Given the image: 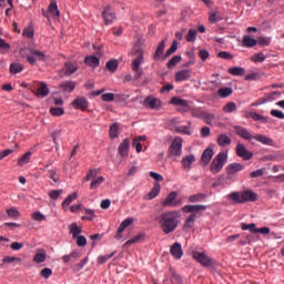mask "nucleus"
Here are the masks:
<instances>
[{"mask_svg":"<svg viewBox=\"0 0 284 284\" xmlns=\"http://www.w3.org/2000/svg\"><path fill=\"white\" fill-rule=\"evenodd\" d=\"M84 63L87 65H90V68H99V58H97L95 55H88L84 59Z\"/></svg>","mask_w":284,"mask_h":284,"instance_id":"nucleus-29","label":"nucleus"},{"mask_svg":"<svg viewBox=\"0 0 284 284\" xmlns=\"http://www.w3.org/2000/svg\"><path fill=\"white\" fill-rule=\"evenodd\" d=\"M216 141L220 148H227V145H232V138L225 133L217 135Z\"/></svg>","mask_w":284,"mask_h":284,"instance_id":"nucleus-21","label":"nucleus"},{"mask_svg":"<svg viewBox=\"0 0 284 284\" xmlns=\"http://www.w3.org/2000/svg\"><path fill=\"white\" fill-rule=\"evenodd\" d=\"M144 104L149 105V108H151V110H156V108H159V105H161V101L156 98H146L144 100Z\"/></svg>","mask_w":284,"mask_h":284,"instance_id":"nucleus-30","label":"nucleus"},{"mask_svg":"<svg viewBox=\"0 0 284 284\" xmlns=\"http://www.w3.org/2000/svg\"><path fill=\"white\" fill-rule=\"evenodd\" d=\"M161 192V185L155 184L153 189L149 192V201H152V199H156L159 196V193Z\"/></svg>","mask_w":284,"mask_h":284,"instance_id":"nucleus-45","label":"nucleus"},{"mask_svg":"<svg viewBox=\"0 0 284 284\" xmlns=\"http://www.w3.org/2000/svg\"><path fill=\"white\" fill-rule=\"evenodd\" d=\"M199 57L202 61H207V59H210V51L205 50V49H201L199 51Z\"/></svg>","mask_w":284,"mask_h":284,"instance_id":"nucleus-60","label":"nucleus"},{"mask_svg":"<svg viewBox=\"0 0 284 284\" xmlns=\"http://www.w3.org/2000/svg\"><path fill=\"white\" fill-rule=\"evenodd\" d=\"M105 68L109 70V72H116V69L119 68V61L110 60L106 62Z\"/></svg>","mask_w":284,"mask_h":284,"instance_id":"nucleus-48","label":"nucleus"},{"mask_svg":"<svg viewBox=\"0 0 284 284\" xmlns=\"http://www.w3.org/2000/svg\"><path fill=\"white\" fill-rule=\"evenodd\" d=\"M245 166L241 163L233 162L226 166L227 174H236L237 172H243Z\"/></svg>","mask_w":284,"mask_h":284,"instance_id":"nucleus-20","label":"nucleus"},{"mask_svg":"<svg viewBox=\"0 0 284 284\" xmlns=\"http://www.w3.org/2000/svg\"><path fill=\"white\" fill-rule=\"evenodd\" d=\"M75 88H77V82L72 80L64 81L59 84V90H62V92H74Z\"/></svg>","mask_w":284,"mask_h":284,"instance_id":"nucleus-19","label":"nucleus"},{"mask_svg":"<svg viewBox=\"0 0 284 284\" xmlns=\"http://www.w3.org/2000/svg\"><path fill=\"white\" fill-rule=\"evenodd\" d=\"M81 254L79 253V251H73L69 255L62 256V261L63 263H70V261H77V258H79Z\"/></svg>","mask_w":284,"mask_h":284,"instance_id":"nucleus-36","label":"nucleus"},{"mask_svg":"<svg viewBox=\"0 0 284 284\" xmlns=\"http://www.w3.org/2000/svg\"><path fill=\"white\" fill-rule=\"evenodd\" d=\"M32 156V152L29 151L24 153L19 160H18V165L21 168L23 165H27V163H30V159Z\"/></svg>","mask_w":284,"mask_h":284,"instance_id":"nucleus-37","label":"nucleus"},{"mask_svg":"<svg viewBox=\"0 0 284 284\" xmlns=\"http://www.w3.org/2000/svg\"><path fill=\"white\" fill-rule=\"evenodd\" d=\"M74 200H77V193H73V194L67 196L62 203V206L65 207V206L70 205V203H72Z\"/></svg>","mask_w":284,"mask_h":284,"instance_id":"nucleus-59","label":"nucleus"},{"mask_svg":"<svg viewBox=\"0 0 284 284\" xmlns=\"http://www.w3.org/2000/svg\"><path fill=\"white\" fill-rule=\"evenodd\" d=\"M109 134H110L111 139L119 138V123H113L110 125Z\"/></svg>","mask_w":284,"mask_h":284,"instance_id":"nucleus-44","label":"nucleus"},{"mask_svg":"<svg viewBox=\"0 0 284 284\" xmlns=\"http://www.w3.org/2000/svg\"><path fill=\"white\" fill-rule=\"evenodd\" d=\"M192 79V70L182 69L175 73L176 83H183V81H190Z\"/></svg>","mask_w":284,"mask_h":284,"instance_id":"nucleus-13","label":"nucleus"},{"mask_svg":"<svg viewBox=\"0 0 284 284\" xmlns=\"http://www.w3.org/2000/svg\"><path fill=\"white\" fill-rule=\"evenodd\" d=\"M236 103L234 102H229L223 106V112H225V114H232V112H236Z\"/></svg>","mask_w":284,"mask_h":284,"instance_id":"nucleus-43","label":"nucleus"},{"mask_svg":"<svg viewBox=\"0 0 284 284\" xmlns=\"http://www.w3.org/2000/svg\"><path fill=\"white\" fill-rule=\"evenodd\" d=\"M50 14L59 19L61 17V12L59 11V7L57 6V1H51L48 8Z\"/></svg>","mask_w":284,"mask_h":284,"instance_id":"nucleus-28","label":"nucleus"},{"mask_svg":"<svg viewBox=\"0 0 284 284\" xmlns=\"http://www.w3.org/2000/svg\"><path fill=\"white\" fill-rule=\"evenodd\" d=\"M79 70V65L77 62H65L64 67L60 70V74H64L65 77H70L74 74Z\"/></svg>","mask_w":284,"mask_h":284,"instance_id":"nucleus-12","label":"nucleus"},{"mask_svg":"<svg viewBox=\"0 0 284 284\" xmlns=\"http://www.w3.org/2000/svg\"><path fill=\"white\" fill-rule=\"evenodd\" d=\"M257 40L254 38H251L250 36H244L243 37V45L244 48H254L256 45Z\"/></svg>","mask_w":284,"mask_h":284,"instance_id":"nucleus-35","label":"nucleus"},{"mask_svg":"<svg viewBox=\"0 0 284 284\" xmlns=\"http://www.w3.org/2000/svg\"><path fill=\"white\" fill-rule=\"evenodd\" d=\"M202 119L205 121V123H206L207 125H212V121H214V120L216 119V115H215L214 113L204 111Z\"/></svg>","mask_w":284,"mask_h":284,"instance_id":"nucleus-46","label":"nucleus"},{"mask_svg":"<svg viewBox=\"0 0 284 284\" xmlns=\"http://www.w3.org/2000/svg\"><path fill=\"white\" fill-rule=\"evenodd\" d=\"M196 34H197L196 29H190L186 36V41L189 43H194V41H196Z\"/></svg>","mask_w":284,"mask_h":284,"instance_id":"nucleus-51","label":"nucleus"},{"mask_svg":"<svg viewBox=\"0 0 284 284\" xmlns=\"http://www.w3.org/2000/svg\"><path fill=\"white\" fill-rule=\"evenodd\" d=\"M229 74H232L233 77H245V68H242V67L230 68Z\"/></svg>","mask_w":284,"mask_h":284,"instance_id":"nucleus-33","label":"nucleus"},{"mask_svg":"<svg viewBox=\"0 0 284 284\" xmlns=\"http://www.w3.org/2000/svg\"><path fill=\"white\" fill-rule=\"evenodd\" d=\"M7 214L10 219H19L21 216V213H19V210H17V207L8 209Z\"/></svg>","mask_w":284,"mask_h":284,"instance_id":"nucleus-52","label":"nucleus"},{"mask_svg":"<svg viewBox=\"0 0 284 284\" xmlns=\"http://www.w3.org/2000/svg\"><path fill=\"white\" fill-rule=\"evenodd\" d=\"M227 196L231 199V201H233V203L239 204L247 202L254 203L255 201H258V194H256L252 190H246L243 192H232Z\"/></svg>","mask_w":284,"mask_h":284,"instance_id":"nucleus-3","label":"nucleus"},{"mask_svg":"<svg viewBox=\"0 0 284 284\" xmlns=\"http://www.w3.org/2000/svg\"><path fill=\"white\" fill-rule=\"evenodd\" d=\"M196 161V158L193 154L186 155L182 159L181 163L183 168L190 172L192 170V163Z\"/></svg>","mask_w":284,"mask_h":284,"instance_id":"nucleus-22","label":"nucleus"},{"mask_svg":"<svg viewBox=\"0 0 284 284\" xmlns=\"http://www.w3.org/2000/svg\"><path fill=\"white\" fill-rule=\"evenodd\" d=\"M176 196H179L176 191L171 192L162 202L163 207H179V205H181V201H176Z\"/></svg>","mask_w":284,"mask_h":284,"instance_id":"nucleus-10","label":"nucleus"},{"mask_svg":"<svg viewBox=\"0 0 284 284\" xmlns=\"http://www.w3.org/2000/svg\"><path fill=\"white\" fill-rule=\"evenodd\" d=\"M257 43L258 45H270V43H272V38L260 37Z\"/></svg>","mask_w":284,"mask_h":284,"instance_id":"nucleus-62","label":"nucleus"},{"mask_svg":"<svg viewBox=\"0 0 284 284\" xmlns=\"http://www.w3.org/2000/svg\"><path fill=\"white\" fill-rule=\"evenodd\" d=\"M235 152H236L237 156H240V159H243L244 161H250L254 156V153L248 151L245 148V144H241V143H239L236 145Z\"/></svg>","mask_w":284,"mask_h":284,"instance_id":"nucleus-11","label":"nucleus"},{"mask_svg":"<svg viewBox=\"0 0 284 284\" xmlns=\"http://www.w3.org/2000/svg\"><path fill=\"white\" fill-rule=\"evenodd\" d=\"M163 52H165V40H162L159 43V45L153 54L154 61H159V59H161V57L163 55Z\"/></svg>","mask_w":284,"mask_h":284,"instance_id":"nucleus-26","label":"nucleus"},{"mask_svg":"<svg viewBox=\"0 0 284 284\" xmlns=\"http://www.w3.org/2000/svg\"><path fill=\"white\" fill-rule=\"evenodd\" d=\"M227 163V153L220 152L211 162L210 170L212 174H219Z\"/></svg>","mask_w":284,"mask_h":284,"instance_id":"nucleus-4","label":"nucleus"},{"mask_svg":"<svg viewBox=\"0 0 284 284\" xmlns=\"http://www.w3.org/2000/svg\"><path fill=\"white\" fill-rule=\"evenodd\" d=\"M36 94L40 99H45V97L50 94V89L48 88V84H45V82H40Z\"/></svg>","mask_w":284,"mask_h":284,"instance_id":"nucleus-18","label":"nucleus"},{"mask_svg":"<svg viewBox=\"0 0 284 284\" xmlns=\"http://www.w3.org/2000/svg\"><path fill=\"white\" fill-rule=\"evenodd\" d=\"M170 254H172L174 256V258H182L183 257V246L181 245V243L175 242L172 244V246L170 247Z\"/></svg>","mask_w":284,"mask_h":284,"instance_id":"nucleus-16","label":"nucleus"},{"mask_svg":"<svg viewBox=\"0 0 284 284\" xmlns=\"http://www.w3.org/2000/svg\"><path fill=\"white\" fill-rule=\"evenodd\" d=\"M120 156H128L130 152V139H124L118 148Z\"/></svg>","mask_w":284,"mask_h":284,"instance_id":"nucleus-17","label":"nucleus"},{"mask_svg":"<svg viewBox=\"0 0 284 284\" xmlns=\"http://www.w3.org/2000/svg\"><path fill=\"white\" fill-rule=\"evenodd\" d=\"M82 232L81 226H79V224H77V222H73L69 225V234L72 235V239H77L78 236H80Z\"/></svg>","mask_w":284,"mask_h":284,"instance_id":"nucleus-24","label":"nucleus"},{"mask_svg":"<svg viewBox=\"0 0 284 284\" xmlns=\"http://www.w3.org/2000/svg\"><path fill=\"white\" fill-rule=\"evenodd\" d=\"M143 239H145V233H140V234L135 235L133 239L128 240L124 243V247H130V245H134V243H141V241H143Z\"/></svg>","mask_w":284,"mask_h":284,"instance_id":"nucleus-31","label":"nucleus"},{"mask_svg":"<svg viewBox=\"0 0 284 284\" xmlns=\"http://www.w3.org/2000/svg\"><path fill=\"white\" fill-rule=\"evenodd\" d=\"M101 99L102 101L110 103L114 101V93H104L101 95Z\"/></svg>","mask_w":284,"mask_h":284,"instance_id":"nucleus-64","label":"nucleus"},{"mask_svg":"<svg viewBox=\"0 0 284 284\" xmlns=\"http://www.w3.org/2000/svg\"><path fill=\"white\" fill-rule=\"evenodd\" d=\"M183 154V139L175 138L168 150L169 159H179Z\"/></svg>","mask_w":284,"mask_h":284,"instance_id":"nucleus-5","label":"nucleus"},{"mask_svg":"<svg viewBox=\"0 0 284 284\" xmlns=\"http://www.w3.org/2000/svg\"><path fill=\"white\" fill-rule=\"evenodd\" d=\"M212 156H214V150L206 149L202 153L201 162L204 163V165H209V163L212 161Z\"/></svg>","mask_w":284,"mask_h":284,"instance_id":"nucleus-23","label":"nucleus"},{"mask_svg":"<svg viewBox=\"0 0 284 284\" xmlns=\"http://www.w3.org/2000/svg\"><path fill=\"white\" fill-rule=\"evenodd\" d=\"M178 49H179V42L176 40H173L170 49L166 50L163 59H168L169 57H172V54H174V52H176Z\"/></svg>","mask_w":284,"mask_h":284,"instance_id":"nucleus-39","label":"nucleus"},{"mask_svg":"<svg viewBox=\"0 0 284 284\" xmlns=\"http://www.w3.org/2000/svg\"><path fill=\"white\" fill-rule=\"evenodd\" d=\"M22 37L26 39H33L34 38V29L32 27H28L23 30Z\"/></svg>","mask_w":284,"mask_h":284,"instance_id":"nucleus-54","label":"nucleus"},{"mask_svg":"<svg viewBox=\"0 0 284 284\" xmlns=\"http://www.w3.org/2000/svg\"><path fill=\"white\" fill-rule=\"evenodd\" d=\"M142 63L143 62H132V64H131L133 72H135L134 79L136 81H139V79H141L143 77V70H141Z\"/></svg>","mask_w":284,"mask_h":284,"instance_id":"nucleus-25","label":"nucleus"},{"mask_svg":"<svg viewBox=\"0 0 284 284\" xmlns=\"http://www.w3.org/2000/svg\"><path fill=\"white\" fill-rule=\"evenodd\" d=\"M217 57L220 59H225L226 61H232V59H234V55H232V53L227 52V51H221Z\"/></svg>","mask_w":284,"mask_h":284,"instance_id":"nucleus-58","label":"nucleus"},{"mask_svg":"<svg viewBox=\"0 0 284 284\" xmlns=\"http://www.w3.org/2000/svg\"><path fill=\"white\" fill-rule=\"evenodd\" d=\"M241 230H244V231L248 230L250 232H252V234H258V229H256L255 223H251V224L242 223Z\"/></svg>","mask_w":284,"mask_h":284,"instance_id":"nucleus-41","label":"nucleus"},{"mask_svg":"<svg viewBox=\"0 0 284 284\" xmlns=\"http://www.w3.org/2000/svg\"><path fill=\"white\" fill-rule=\"evenodd\" d=\"M181 63V55H174L166 64V68L172 70L176 64Z\"/></svg>","mask_w":284,"mask_h":284,"instance_id":"nucleus-50","label":"nucleus"},{"mask_svg":"<svg viewBox=\"0 0 284 284\" xmlns=\"http://www.w3.org/2000/svg\"><path fill=\"white\" fill-rule=\"evenodd\" d=\"M27 61L30 65H34L37 61H45V53L39 51L34 48L29 49V54L27 55Z\"/></svg>","mask_w":284,"mask_h":284,"instance_id":"nucleus-7","label":"nucleus"},{"mask_svg":"<svg viewBox=\"0 0 284 284\" xmlns=\"http://www.w3.org/2000/svg\"><path fill=\"white\" fill-rule=\"evenodd\" d=\"M175 132H178V134H186L187 136L192 134L190 126H175Z\"/></svg>","mask_w":284,"mask_h":284,"instance_id":"nucleus-55","label":"nucleus"},{"mask_svg":"<svg viewBox=\"0 0 284 284\" xmlns=\"http://www.w3.org/2000/svg\"><path fill=\"white\" fill-rule=\"evenodd\" d=\"M102 17L105 26H112L116 21V12L112 7H104Z\"/></svg>","mask_w":284,"mask_h":284,"instance_id":"nucleus-9","label":"nucleus"},{"mask_svg":"<svg viewBox=\"0 0 284 284\" xmlns=\"http://www.w3.org/2000/svg\"><path fill=\"white\" fill-rule=\"evenodd\" d=\"M132 54L135 57L132 63H143V48L139 43L133 45Z\"/></svg>","mask_w":284,"mask_h":284,"instance_id":"nucleus-15","label":"nucleus"},{"mask_svg":"<svg viewBox=\"0 0 284 284\" xmlns=\"http://www.w3.org/2000/svg\"><path fill=\"white\" fill-rule=\"evenodd\" d=\"M102 183H105V178L99 176L91 181L90 187H91V190H97V187L102 185Z\"/></svg>","mask_w":284,"mask_h":284,"instance_id":"nucleus-47","label":"nucleus"},{"mask_svg":"<svg viewBox=\"0 0 284 284\" xmlns=\"http://www.w3.org/2000/svg\"><path fill=\"white\" fill-rule=\"evenodd\" d=\"M73 241H77L75 243L78 247H85V245H88V239H85L83 235H78V237L73 239Z\"/></svg>","mask_w":284,"mask_h":284,"instance_id":"nucleus-53","label":"nucleus"},{"mask_svg":"<svg viewBox=\"0 0 284 284\" xmlns=\"http://www.w3.org/2000/svg\"><path fill=\"white\" fill-rule=\"evenodd\" d=\"M72 108L74 110H81V112H85L88 108H90V101H88V98L83 95H78L72 102H71Z\"/></svg>","mask_w":284,"mask_h":284,"instance_id":"nucleus-8","label":"nucleus"},{"mask_svg":"<svg viewBox=\"0 0 284 284\" xmlns=\"http://www.w3.org/2000/svg\"><path fill=\"white\" fill-rule=\"evenodd\" d=\"M203 210H206V206L203 204L183 206L182 212L191 213L190 216L185 220L183 227L185 230H190V227L194 225V222L196 221V219L202 216L201 211Z\"/></svg>","mask_w":284,"mask_h":284,"instance_id":"nucleus-2","label":"nucleus"},{"mask_svg":"<svg viewBox=\"0 0 284 284\" xmlns=\"http://www.w3.org/2000/svg\"><path fill=\"white\" fill-rule=\"evenodd\" d=\"M10 72H11V74H19V73L23 72V64L16 63V62L11 63Z\"/></svg>","mask_w":284,"mask_h":284,"instance_id":"nucleus-40","label":"nucleus"},{"mask_svg":"<svg viewBox=\"0 0 284 284\" xmlns=\"http://www.w3.org/2000/svg\"><path fill=\"white\" fill-rule=\"evenodd\" d=\"M235 133L237 136H241L242 139H245V141H252L254 139V135L247 131V129L241 126V125H235L234 126Z\"/></svg>","mask_w":284,"mask_h":284,"instance_id":"nucleus-14","label":"nucleus"},{"mask_svg":"<svg viewBox=\"0 0 284 284\" xmlns=\"http://www.w3.org/2000/svg\"><path fill=\"white\" fill-rule=\"evenodd\" d=\"M192 257L202 265V267H212L214 260L210 258L205 252L193 251Z\"/></svg>","mask_w":284,"mask_h":284,"instance_id":"nucleus-6","label":"nucleus"},{"mask_svg":"<svg viewBox=\"0 0 284 284\" xmlns=\"http://www.w3.org/2000/svg\"><path fill=\"white\" fill-rule=\"evenodd\" d=\"M253 139L255 141H258V143H262L263 145H272V143H273L272 139H270L263 134L253 135Z\"/></svg>","mask_w":284,"mask_h":284,"instance_id":"nucleus-34","label":"nucleus"},{"mask_svg":"<svg viewBox=\"0 0 284 284\" xmlns=\"http://www.w3.org/2000/svg\"><path fill=\"white\" fill-rule=\"evenodd\" d=\"M50 114L52 116H63L65 114V110L63 108L53 106L50 109Z\"/></svg>","mask_w":284,"mask_h":284,"instance_id":"nucleus-49","label":"nucleus"},{"mask_svg":"<svg viewBox=\"0 0 284 284\" xmlns=\"http://www.w3.org/2000/svg\"><path fill=\"white\" fill-rule=\"evenodd\" d=\"M233 92L234 91L230 87L221 88L217 90V94L221 97V99H227V97H230Z\"/></svg>","mask_w":284,"mask_h":284,"instance_id":"nucleus-38","label":"nucleus"},{"mask_svg":"<svg viewBox=\"0 0 284 284\" xmlns=\"http://www.w3.org/2000/svg\"><path fill=\"white\" fill-rule=\"evenodd\" d=\"M170 103H172V105H179L180 108H189V105H190L187 100H183V99L178 98V97H173L171 99Z\"/></svg>","mask_w":284,"mask_h":284,"instance_id":"nucleus-32","label":"nucleus"},{"mask_svg":"<svg viewBox=\"0 0 284 284\" xmlns=\"http://www.w3.org/2000/svg\"><path fill=\"white\" fill-rule=\"evenodd\" d=\"M45 258H48V253H45L44 250H38L33 257V262L38 264L45 263Z\"/></svg>","mask_w":284,"mask_h":284,"instance_id":"nucleus-27","label":"nucleus"},{"mask_svg":"<svg viewBox=\"0 0 284 284\" xmlns=\"http://www.w3.org/2000/svg\"><path fill=\"white\" fill-rule=\"evenodd\" d=\"M61 194H63V190H52L49 192V196L53 201H57V199H59L61 196Z\"/></svg>","mask_w":284,"mask_h":284,"instance_id":"nucleus-57","label":"nucleus"},{"mask_svg":"<svg viewBox=\"0 0 284 284\" xmlns=\"http://www.w3.org/2000/svg\"><path fill=\"white\" fill-rule=\"evenodd\" d=\"M265 59H267V57H265V53L263 52L255 53L251 57V61H253V63H263Z\"/></svg>","mask_w":284,"mask_h":284,"instance_id":"nucleus-42","label":"nucleus"},{"mask_svg":"<svg viewBox=\"0 0 284 284\" xmlns=\"http://www.w3.org/2000/svg\"><path fill=\"white\" fill-rule=\"evenodd\" d=\"M40 276H42V278H50V276H52V268L44 267V268L40 272Z\"/></svg>","mask_w":284,"mask_h":284,"instance_id":"nucleus-61","label":"nucleus"},{"mask_svg":"<svg viewBox=\"0 0 284 284\" xmlns=\"http://www.w3.org/2000/svg\"><path fill=\"white\" fill-rule=\"evenodd\" d=\"M31 216L33 221H39V223H41V221H45V215L41 212H34Z\"/></svg>","mask_w":284,"mask_h":284,"instance_id":"nucleus-63","label":"nucleus"},{"mask_svg":"<svg viewBox=\"0 0 284 284\" xmlns=\"http://www.w3.org/2000/svg\"><path fill=\"white\" fill-rule=\"evenodd\" d=\"M179 219H181V212L166 211L162 213L158 221L159 225L164 234H172L179 227Z\"/></svg>","mask_w":284,"mask_h":284,"instance_id":"nucleus-1","label":"nucleus"},{"mask_svg":"<svg viewBox=\"0 0 284 284\" xmlns=\"http://www.w3.org/2000/svg\"><path fill=\"white\" fill-rule=\"evenodd\" d=\"M99 174V170H97V169H91L88 173H87V175H85V178H84V181H90V180H92V179H97V175Z\"/></svg>","mask_w":284,"mask_h":284,"instance_id":"nucleus-56","label":"nucleus"}]
</instances>
